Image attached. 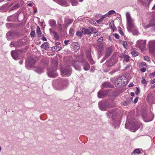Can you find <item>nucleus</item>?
Segmentation results:
<instances>
[{
    "instance_id": "nucleus-1",
    "label": "nucleus",
    "mask_w": 155,
    "mask_h": 155,
    "mask_svg": "<svg viewBox=\"0 0 155 155\" xmlns=\"http://www.w3.org/2000/svg\"><path fill=\"white\" fill-rule=\"evenodd\" d=\"M51 68L47 69V73L49 77L54 78L58 76V74L56 72L58 67V62L55 58L51 59Z\"/></svg>"
},
{
    "instance_id": "nucleus-2",
    "label": "nucleus",
    "mask_w": 155,
    "mask_h": 155,
    "mask_svg": "<svg viewBox=\"0 0 155 155\" xmlns=\"http://www.w3.org/2000/svg\"><path fill=\"white\" fill-rule=\"evenodd\" d=\"M110 80L113 83H115L116 87H122L125 86L128 83L127 80L124 76L111 78Z\"/></svg>"
},
{
    "instance_id": "nucleus-3",
    "label": "nucleus",
    "mask_w": 155,
    "mask_h": 155,
    "mask_svg": "<svg viewBox=\"0 0 155 155\" xmlns=\"http://www.w3.org/2000/svg\"><path fill=\"white\" fill-rule=\"evenodd\" d=\"M75 59L77 61H80V62L81 63L83 69L84 70L87 71L89 70L90 68V65L86 59L83 57V54L76 56Z\"/></svg>"
},
{
    "instance_id": "nucleus-4",
    "label": "nucleus",
    "mask_w": 155,
    "mask_h": 155,
    "mask_svg": "<svg viewBox=\"0 0 155 155\" xmlns=\"http://www.w3.org/2000/svg\"><path fill=\"white\" fill-rule=\"evenodd\" d=\"M127 29L129 32H132L134 28V20L132 18L129 12L126 13Z\"/></svg>"
},
{
    "instance_id": "nucleus-5",
    "label": "nucleus",
    "mask_w": 155,
    "mask_h": 155,
    "mask_svg": "<svg viewBox=\"0 0 155 155\" xmlns=\"http://www.w3.org/2000/svg\"><path fill=\"white\" fill-rule=\"evenodd\" d=\"M68 84V81L65 79H60L56 86V89L61 90L66 88Z\"/></svg>"
},
{
    "instance_id": "nucleus-6",
    "label": "nucleus",
    "mask_w": 155,
    "mask_h": 155,
    "mask_svg": "<svg viewBox=\"0 0 155 155\" xmlns=\"http://www.w3.org/2000/svg\"><path fill=\"white\" fill-rule=\"evenodd\" d=\"M146 110L142 111L141 114L143 120L145 122H149L152 121L154 117L153 114L150 113L147 114Z\"/></svg>"
},
{
    "instance_id": "nucleus-7",
    "label": "nucleus",
    "mask_w": 155,
    "mask_h": 155,
    "mask_svg": "<svg viewBox=\"0 0 155 155\" xmlns=\"http://www.w3.org/2000/svg\"><path fill=\"white\" fill-rule=\"evenodd\" d=\"M117 61V59L114 56H112L110 58L107 60L105 64H103V66L106 65L108 67H111L115 64Z\"/></svg>"
},
{
    "instance_id": "nucleus-8",
    "label": "nucleus",
    "mask_w": 155,
    "mask_h": 155,
    "mask_svg": "<svg viewBox=\"0 0 155 155\" xmlns=\"http://www.w3.org/2000/svg\"><path fill=\"white\" fill-rule=\"evenodd\" d=\"M99 107L102 110H106L107 108L114 107V105L110 104L108 101H100L98 103Z\"/></svg>"
},
{
    "instance_id": "nucleus-9",
    "label": "nucleus",
    "mask_w": 155,
    "mask_h": 155,
    "mask_svg": "<svg viewBox=\"0 0 155 155\" xmlns=\"http://www.w3.org/2000/svg\"><path fill=\"white\" fill-rule=\"evenodd\" d=\"M60 70L62 74L68 76H70L71 74V68L68 65H67L64 68L61 67Z\"/></svg>"
},
{
    "instance_id": "nucleus-10",
    "label": "nucleus",
    "mask_w": 155,
    "mask_h": 155,
    "mask_svg": "<svg viewBox=\"0 0 155 155\" xmlns=\"http://www.w3.org/2000/svg\"><path fill=\"white\" fill-rule=\"evenodd\" d=\"M82 32L84 34L91 35L92 33H96L97 31L95 28L92 27H88L87 28H83L82 29Z\"/></svg>"
},
{
    "instance_id": "nucleus-11",
    "label": "nucleus",
    "mask_w": 155,
    "mask_h": 155,
    "mask_svg": "<svg viewBox=\"0 0 155 155\" xmlns=\"http://www.w3.org/2000/svg\"><path fill=\"white\" fill-rule=\"evenodd\" d=\"M11 55L15 60H18L21 58L22 56V52L19 51H12L11 52Z\"/></svg>"
},
{
    "instance_id": "nucleus-12",
    "label": "nucleus",
    "mask_w": 155,
    "mask_h": 155,
    "mask_svg": "<svg viewBox=\"0 0 155 155\" xmlns=\"http://www.w3.org/2000/svg\"><path fill=\"white\" fill-rule=\"evenodd\" d=\"M35 62L32 58H30L28 60L25 64L26 68L30 70L34 67Z\"/></svg>"
},
{
    "instance_id": "nucleus-13",
    "label": "nucleus",
    "mask_w": 155,
    "mask_h": 155,
    "mask_svg": "<svg viewBox=\"0 0 155 155\" xmlns=\"http://www.w3.org/2000/svg\"><path fill=\"white\" fill-rule=\"evenodd\" d=\"M79 62H80V61H76L75 58L72 62L73 66L76 70L78 71H80L81 70V65Z\"/></svg>"
},
{
    "instance_id": "nucleus-14",
    "label": "nucleus",
    "mask_w": 155,
    "mask_h": 155,
    "mask_svg": "<svg viewBox=\"0 0 155 155\" xmlns=\"http://www.w3.org/2000/svg\"><path fill=\"white\" fill-rule=\"evenodd\" d=\"M149 49L151 53H155V40H151L149 42Z\"/></svg>"
},
{
    "instance_id": "nucleus-15",
    "label": "nucleus",
    "mask_w": 155,
    "mask_h": 155,
    "mask_svg": "<svg viewBox=\"0 0 155 155\" xmlns=\"http://www.w3.org/2000/svg\"><path fill=\"white\" fill-rule=\"evenodd\" d=\"M93 46L96 48L99 54L103 51L104 46L101 43H98L97 44H94Z\"/></svg>"
},
{
    "instance_id": "nucleus-16",
    "label": "nucleus",
    "mask_w": 155,
    "mask_h": 155,
    "mask_svg": "<svg viewBox=\"0 0 155 155\" xmlns=\"http://www.w3.org/2000/svg\"><path fill=\"white\" fill-rule=\"evenodd\" d=\"M117 109H113L107 112L106 113L107 117L109 118L111 117L112 119V117L115 118L116 117L115 116L117 114Z\"/></svg>"
},
{
    "instance_id": "nucleus-17",
    "label": "nucleus",
    "mask_w": 155,
    "mask_h": 155,
    "mask_svg": "<svg viewBox=\"0 0 155 155\" xmlns=\"http://www.w3.org/2000/svg\"><path fill=\"white\" fill-rule=\"evenodd\" d=\"M146 43V40H140L137 41L136 44V45L137 47L140 49H143L145 47Z\"/></svg>"
},
{
    "instance_id": "nucleus-18",
    "label": "nucleus",
    "mask_w": 155,
    "mask_h": 155,
    "mask_svg": "<svg viewBox=\"0 0 155 155\" xmlns=\"http://www.w3.org/2000/svg\"><path fill=\"white\" fill-rule=\"evenodd\" d=\"M23 42L20 41H12L10 44L11 47H18L22 46L23 45Z\"/></svg>"
},
{
    "instance_id": "nucleus-19",
    "label": "nucleus",
    "mask_w": 155,
    "mask_h": 155,
    "mask_svg": "<svg viewBox=\"0 0 155 155\" xmlns=\"http://www.w3.org/2000/svg\"><path fill=\"white\" fill-rule=\"evenodd\" d=\"M142 25L145 29L151 27H153L155 28V20H151L150 23L147 25H146L145 23H143Z\"/></svg>"
},
{
    "instance_id": "nucleus-20",
    "label": "nucleus",
    "mask_w": 155,
    "mask_h": 155,
    "mask_svg": "<svg viewBox=\"0 0 155 155\" xmlns=\"http://www.w3.org/2000/svg\"><path fill=\"white\" fill-rule=\"evenodd\" d=\"M112 120L113 122L112 124L115 128L119 126L121 122L119 118L117 117L114 118L112 117Z\"/></svg>"
},
{
    "instance_id": "nucleus-21",
    "label": "nucleus",
    "mask_w": 155,
    "mask_h": 155,
    "mask_svg": "<svg viewBox=\"0 0 155 155\" xmlns=\"http://www.w3.org/2000/svg\"><path fill=\"white\" fill-rule=\"evenodd\" d=\"M86 55L87 58L91 64L92 65L95 63V62L93 60L92 58L91 52H87Z\"/></svg>"
},
{
    "instance_id": "nucleus-22",
    "label": "nucleus",
    "mask_w": 155,
    "mask_h": 155,
    "mask_svg": "<svg viewBox=\"0 0 155 155\" xmlns=\"http://www.w3.org/2000/svg\"><path fill=\"white\" fill-rule=\"evenodd\" d=\"M113 52L112 48L111 47L107 48L106 50L105 57L108 58L110 56Z\"/></svg>"
},
{
    "instance_id": "nucleus-23",
    "label": "nucleus",
    "mask_w": 155,
    "mask_h": 155,
    "mask_svg": "<svg viewBox=\"0 0 155 155\" xmlns=\"http://www.w3.org/2000/svg\"><path fill=\"white\" fill-rule=\"evenodd\" d=\"M107 95L106 91H100L97 93V96L99 98H102Z\"/></svg>"
},
{
    "instance_id": "nucleus-24",
    "label": "nucleus",
    "mask_w": 155,
    "mask_h": 155,
    "mask_svg": "<svg viewBox=\"0 0 155 155\" xmlns=\"http://www.w3.org/2000/svg\"><path fill=\"white\" fill-rule=\"evenodd\" d=\"M15 33L14 32H8L6 35V36L8 40H11L14 38Z\"/></svg>"
},
{
    "instance_id": "nucleus-25",
    "label": "nucleus",
    "mask_w": 155,
    "mask_h": 155,
    "mask_svg": "<svg viewBox=\"0 0 155 155\" xmlns=\"http://www.w3.org/2000/svg\"><path fill=\"white\" fill-rule=\"evenodd\" d=\"M12 4L7 3L3 5L1 7V9L4 12H6L7 9L12 5Z\"/></svg>"
},
{
    "instance_id": "nucleus-26",
    "label": "nucleus",
    "mask_w": 155,
    "mask_h": 155,
    "mask_svg": "<svg viewBox=\"0 0 155 155\" xmlns=\"http://www.w3.org/2000/svg\"><path fill=\"white\" fill-rule=\"evenodd\" d=\"M147 99L150 104H154L153 97L151 94H148Z\"/></svg>"
},
{
    "instance_id": "nucleus-27",
    "label": "nucleus",
    "mask_w": 155,
    "mask_h": 155,
    "mask_svg": "<svg viewBox=\"0 0 155 155\" xmlns=\"http://www.w3.org/2000/svg\"><path fill=\"white\" fill-rule=\"evenodd\" d=\"M34 71L37 73L39 74H41L44 72V68L40 66L35 68Z\"/></svg>"
},
{
    "instance_id": "nucleus-28",
    "label": "nucleus",
    "mask_w": 155,
    "mask_h": 155,
    "mask_svg": "<svg viewBox=\"0 0 155 155\" xmlns=\"http://www.w3.org/2000/svg\"><path fill=\"white\" fill-rule=\"evenodd\" d=\"M73 49L74 51L77 52L79 50L80 46L79 44L77 42H74L73 44Z\"/></svg>"
},
{
    "instance_id": "nucleus-29",
    "label": "nucleus",
    "mask_w": 155,
    "mask_h": 155,
    "mask_svg": "<svg viewBox=\"0 0 155 155\" xmlns=\"http://www.w3.org/2000/svg\"><path fill=\"white\" fill-rule=\"evenodd\" d=\"M102 87L103 88H112L113 87V86H112L110 83L107 82H105L103 83L102 85Z\"/></svg>"
},
{
    "instance_id": "nucleus-30",
    "label": "nucleus",
    "mask_w": 155,
    "mask_h": 155,
    "mask_svg": "<svg viewBox=\"0 0 155 155\" xmlns=\"http://www.w3.org/2000/svg\"><path fill=\"white\" fill-rule=\"evenodd\" d=\"M130 129L131 130H135L133 131V132H135L136 129V125L135 123L134 122H130Z\"/></svg>"
},
{
    "instance_id": "nucleus-31",
    "label": "nucleus",
    "mask_w": 155,
    "mask_h": 155,
    "mask_svg": "<svg viewBox=\"0 0 155 155\" xmlns=\"http://www.w3.org/2000/svg\"><path fill=\"white\" fill-rule=\"evenodd\" d=\"M153 0H139L143 4L147 5H148Z\"/></svg>"
},
{
    "instance_id": "nucleus-32",
    "label": "nucleus",
    "mask_w": 155,
    "mask_h": 155,
    "mask_svg": "<svg viewBox=\"0 0 155 155\" xmlns=\"http://www.w3.org/2000/svg\"><path fill=\"white\" fill-rule=\"evenodd\" d=\"M16 17V15H12L8 17L7 20L8 21H14V19Z\"/></svg>"
},
{
    "instance_id": "nucleus-33",
    "label": "nucleus",
    "mask_w": 155,
    "mask_h": 155,
    "mask_svg": "<svg viewBox=\"0 0 155 155\" xmlns=\"http://www.w3.org/2000/svg\"><path fill=\"white\" fill-rule=\"evenodd\" d=\"M62 48L59 46H53L51 48V50L53 51H60L61 50Z\"/></svg>"
},
{
    "instance_id": "nucleus-34",
    "label": "nucleus",
    "mask_w": 155,
    "mask_h": 155,
    "mask_svg": "<svg viewBox=\"0 0 155 155\" xmlns=\"http://www.w3.org/2000/svg\"><path fill=\"white\" fill-rule=\"evenodd\" d=\"M41 48H44L46 50L49 48V46L48 45V43L47 42L44 43L43 44L41 45Z\"/></svg>"
},
{
    "instance_id": "nucleus-35",
    "label": "nucleus",
    "mask_w": 155,
    "mask_h": 155,
    "mask_svg": "<svg viewBox=\"0 0 155 155\" xmlns=\"http://www.w3.org/2000/svg\"><path fill=\"white\" fill-rule=\"evenodd\" d=\"M49 23L50 25L52 27H55L56 26V21L54 20H50L49 21Z\"/></svg>"
},
{
    "instance_id": "nucleus-36",
    "label": "nucleus",
    "mask_w": 155,
    "mask_h": 155,
    "mask_svg": "<svg viewBox=\"0 0 155 155\" xmlns=\"http://www.w3.org/2000/svg\"><path fill=\"white\" fill-rule=\"evenodd\" d=\"M73 20L71 19H67L65 20V23L67 25L71 24L73 22Z\"/></svg>"
},
{
    "instance_id": "nucleus-37",
    "label": "nucleus",
    "mask_w": 155,
    "mask_h": 155,
    "mask_svg": "<svg viewBox=\"0 0 155 155\" xmlns=\"http://www.w3.org/2000/svg\"><path fill=\"white\" fill-rule=\"evenodd\" d=\"M37 34L38 37H40L41 35V32L40 28L38 26H37Z\"/></svg>"
},
{
    "instance_id": "nucleus-38",
    "label": "nucleus",
    "mask_w": 155,
    "mask_h": 155,
    "mask_svg": "<svg viewBox=\"0 0 155 155\" xmlns=\"http://www.w3.org/2000/svg\"><path fill=\"white\" fill-rule=\"evenodd\" d=\"M131 53L132 56L133 57H136L139 54L138 52L134 50H132L131 52Z\"/></svg>"
},
{
    "instance_id": "nucleus-39",
    "label": "nucleus",
    "mask_w": 155,
    "mask_h": 155,
    "mask_svg": "<svg viewBox=\"0 0 155 155\" xmlns=\"http://www.w3.org/2000/svg\"><path fill=\"white\" fill-rule=\"evenodd\" d=\"M52 33L53 34L54 36V38L56 39H58L59 38V36L57 32L54 31H52Z\"/></svg>"
},
{
    "instance_id": "nucleus-40",
    "label": "nucleus",
    "mask_w": 155,
    "mask_h": 155,
    "mask_svg": "<svg viewBox=\"0 0 155 155\" xmlns=\"http://www.w3.org/2000/svg\"><path fill=\"white\" fill-rule=\"evenodd\" d=\"M19 7V6L18 5L16 4L14 5L9 10V12L12 11L15 9L18 8Z\"/></svg>"
},
{
    "instance_id": "nucleus-41",
    "label": "nucleus",
    "mask_w": 155,
    "mask_h": 155,
    "mask_svg": "<svg viewBox=\"0 0 155 155\" xmlns=\"http://www.w3.org/2000/svg\"><path fill=\"white\" fill-rule=\"evenodd\" d=\"M83 33L82 32V30L81 31H78L76 33V35L79 37H81L83 35Z\"/></svg>"
},
{
    "instance_id": "nucleus-42",
    "label": "nucleus",
    "mask_w": 155,
    "mask_h": 155,
    "mask_svg": "<svg viewBox=\"0 0 155 155\" xmlns=\"http://www.w3.org/2000/svg\"><path fill=\"white\" fill-rule=\"evenodd\" d=\"M72 5L73 6L77 5L78 4V1H76V0H74V1L71 2Z\"/></svg>"
},
{
    "instance_id": "nucleus-43",
    "label": "nucleus",
    "mask_w": 155,
    "mask_h": 155,
    "mask_svg": "<svg viewBox=\"0 0 155 155\" xmlns=\"http://www.w3.org/2000/svg\"><path fill=\"white\" fill-rule=\"evenodd\" d=\"M124 61H126L127 62H128L129 61V56L126 55L125 56L124 58Z\"/></svg>"
},
{
    "instance_id": "nucleus-44",
    "label": "nucleus",
    "mask_w": 155,
    "mask_h": 155,
    "mask_svg": "<svg viewBox=\"0 0 155 155\" xmlns=\"http://www.w3.org/2000/svg\"><path fill=\"white\" fill-rule=\"evenodd\" d=\"M110 28H111L113 30V31H114V30L115 29V27L114 26V24L113 23H110Z\"/></svg>"
},
{
    "instance_id": "nucleus-45",
    "label": "nucleus",
    "mask_w": 155,
    "mask_h": 155,
    "mask_svg": "<svg viewBox=\"0 0 155 155\" xmlns=\"http://www.w3.org/2000/svg\"><path fill=\"white\" fill-rule=\"evenodd\" d=\"M115 11L114 10H111L109 11L107 13L108 15H110L112 14H113L114 13H115Z\"/></svg>"
},
{
    "instance_id": "nucleus-46",
    "label": "nucleus",
    "mask_w": 155,
    "mask_h": 155,
    "mask_svg": "<svg viewBox=\"0 0 155 155\" xmlns=\"http://www.w3.org/2000/svg\"><path fill=\"white\" fill-rule=\"evenodd\" d=\"M133 153L136 154H139L141 153L139 149H136L134 150Z\"/></svg>"
},
{
    "instance_id": "nucleus-47",
    "label": "nucleus",
    "mask_w": 155,
    "mask_h": 155,
    "mask_svg": "<svg viewBox=\"0 0 155 155\" xmlns=\"http://www.w3.org/2000/svg\"><path fill=\"white\" fill-rule=\"evenodd\" d=\"M130 103L129 101H127L122 103V104L124 106H126Z\"/></svg>"
},
{
    "instance_id": "nucleus-48",
    "label": "nucleus",
    "mask_w": 155,
    "mask_h": 155,
    "mask_svg": "<svg viewBox=\"0 0 155 155\" xmlns=\"http://www.w3.org/2000/svg\"><path fill=\"white\" fill-rule=\"evenodd\" d=\"M69 34L73 36L74 34V31L73 29L72 28H70L69 30Z\"/></svg>"
},
{
    "instance_id": "nucleus-49",
    "label": "nucleus",
    "mask_w": 155,
    "mask_h": 155,
    "mask_svg": "<svg viewBox=\"0 0 155 155\" xmlns=\"http://www.w3.org/2000/svg\"><path fill=\"white\" fill-rule=\"evenodd\" d=\"M136 90L135 91V93L136 94L138 95V94L140 92V90L139 89L138 87H136Z\"/></svg>"
},
{
    "instance_id": "nucleus-50",
    "label": "nucleus",
    "mask_w": 155,
    "mask_h": 155,
    "mask_svg": "<svg viewBox=\"0 0 155 155\" xmlns=\"http://www.w3.org/2000/svg\"><path fill=\"white\" fill-rule=\"evenodd\" d=\"M144 60L148 61H150L149 57L147 56H145L144 58Z\"/></svg>"
},
{
    "instance_id": "nucleus-51",
    "label": "nucleus",
    "mask_w": 155,
    "mask_h": 155,
    "mask_svg": "<svg viewBox=\"0 0 155 155\" xmlns=\"http://www.w3.org/2000/svg\"><path fill=\"white\" fill-rule=\"evenodd\" d=\"M35 32L34 31H32L30 33V35L31 37H33L35 36Z\"/></svg>"
},
{
    "instance_id": "nucleus-52",
    "label": "nucleus",
    "mask_w": 155,
    "mask_h": 155,
    "mask_svg": "<svg viewBox=\"0 0 155 155\" xmlns=\"http://www.w3.org/2000/svg\"><path fill=\"white\" fill-rule=\"evenodd\" d=\"M140 65H141V67H143V66L146 67L147 66V64L145 62H142L140 64Z\"/></svg>"
},
{
    "instance_id": "nucleus-53",
    "label": "nucleus",
    "mask_w": 155,
    "mask_h": 155,
    "mask_svg": "<svg viewBox=\"0 0 155 155\" xmlns=\"http://www.w3.org/2000/svg\"><path fill=\"white\" fill-rule=\"evenodd\" d=\"M107 58L106 57H105V56H104L103 57V58L100 61V63H103L106 60V59Z\"/></svg>"
},
{
    "instance_id": "nucleus-54",
    "label": "nucleus",
    "mask_w": 155,
    "mask_h": 155,
    "mask_svg": "<svg viewBox=\"0 0 155 155\" xmlns=\"http://www.w3.org/2000/svg\"><path fill=\"white\" fill-rule=\"evenodd\" d=\"M89 22H90V23H91V24L92 25H95L96 24V23L95 21H94L93 20H90L89 21Z\"/></svg>"
},
{
    "instance_id": "nucleus-55",
    "label": "nucleus",
    "mask_w": 155,
    "mask_h": 155,
    "mask_svg": "<svg viewBox=\"0 0 155 155\" xmlns=\"http://www.w3.org/2000/svg\"><path fill=\"white\" fill-rule=\"evenodd\" d=\"M123 45L125 48H127V43L126 41H124Z\"/></svg>"
},
{
    "instance_id": "nucleus-56",
    "label": "nucleus",
    "mask_w": 155,
    "mask_h": 155,
    "mask_svg": "<svg viewBox=\"0 0 155 155\" xmlns=\"http://www.w3.org/2000/svg\"><path fill=\"white\" fill-rule=\"evenodd\" d=\"M113 35H114V36L117 39H119V36L116 33L114 34Z\"/></svg>"
},
{
    "instance_id": "nucleus-57",
    "label": "nucleus",
    "mask_w": 155,
    "mask_h": 155,
    "mask_svg": "<svg viewBox=\"0 0 155 155\" xmlns=\"http://www.w3.org/2000/svg\"><path fill=\"white\" fill-rule=\"evenodd\" d=\"M103 20L101 18L97 20L96 22L97 23L100 24V23L101 22L103 21Z\"/></svg>"
},
{
    "instance_id": "nucleus-58",
    "label": "nucleus",
    "mask_w": 155,
    "mask_h": 155,
    "mask_svg": "<svg viewBox=\"0 0 155 155\" xmlns=\"http://www.w3.org/2000/svg\"><path fill=\"white\" fill-rule=\"evenodd\" d=\"M108 15H107V13L105 14L104 15H102L101 16V18L103 20L104 18H106L108 16Z\"/></svg>"
},
{
    "instance_id": "nucleus-59",
    "label": "nucleus",
    "mask_w": 155,
    "mask_h": 155,
    "mask_svg": "<svg viewBox=\"0 0 155 155\" xmlns=\"http://www.w3.org/2000/svg\"><path fill=\"white\" fill-rule=\"evenodd\" d=\"M140 70L142 72H144L146 71V68H141L140 69Z\"/></svg>"
},
{
    "instance_id": "nucleus-60",
    "label": "nucleus",
    "mask_w": 155,
    "mask_h": 155,
    "mask_svg": "<svg viewBox=\"0 0 155 155\" xmlns=\"http://www.w3.org/2000/svg\"><path fill=\"white\" fill-rule=\"evenodd\" d=\"M141 83L143 84H147L146 81L144 79H143L141 81Z\"/></svg>"
},
{
    "instance_id": "nucleus-61",
    "label": "nucleus",
    "mask_w": 155,
    "mask_h": 155,
    "mask_svg": "<svg viewBox=\"0 0 155 155\" xmlns=\"http://www.w3.org/2000/svg\"><path fill=\"white\" fill-rule=\"evenodd\" d=\"M139 33V32L137 30H135L133 32V34L134 35H137Z\"/></svg>"
},
{
    "instance_id": "nucleus-62",
    "label": "nucleus",
    "mask_w": 155,
    "mask_h": 155,
    "mask_svg": "<svg viewBox=\"0 0 155 155\" xmlns=\"http://www.w3.org/2000/svg\"><path fill=\"white\" fill-rule=\"evenodd\" d=\"M150 74L151 77L152 78L154 77L155 76V71L152 73Z\"/></svg>"
},
{
    "instance_id": "nucleus-63",
    "label": "nucleus",
    "mask_w": 155,
    "mask_h": 155,
    "mask_svg": "<svg viewBox=\"0 0 155 155\" xmlns=\"http://www.w3.org/2000/svg\"><path fill=\"white\" fill-rule=\"evenodd\" d=\"M103 37H101L98 39L97 40V41L98 42H101L103 41Z\"/></svg>"
},
{
    "instance_id": "nucleus-64",
    "label": "nucleus",
    "mask_w": 155,
    "mask_h": 155,
    "mask_svg": "<svg viewBox=\"0 0 155 155\" xmlns=\"http://www.w3.org/2000/svg\"><path fill=\"white\" fill-rule=\"evenodd\" d=\"M120 29L119 30V32L120 33L121 35L122 36H124V33L123 32V31L121 30V28H120Z\"/></svg>"
}]
</instances>
